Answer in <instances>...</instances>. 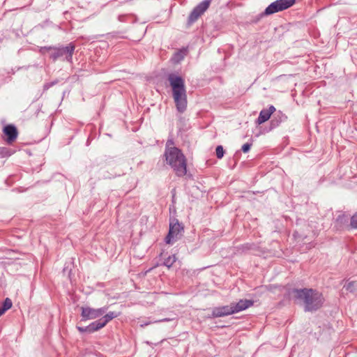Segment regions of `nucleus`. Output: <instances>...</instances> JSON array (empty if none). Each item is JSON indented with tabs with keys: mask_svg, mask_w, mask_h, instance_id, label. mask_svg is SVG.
Segmentation results:
<instances>
[{
	"mask_svg": "<svg viewBox=\"0 0 357 357\" xmlns=\"http://www.w3.org/2000/svg\"><path fill=\"white\" fill-rule=\"evenodd\" d=\"M149 324H150V322H144V324H141V326L144 327V326H148Z\"/></svg>",
	"mask_w": 357,
	"mask_h": 357,
	"instance_id": "cd10ccee",
	"label": "nucleus"
},
{
	"mask_svg": "<svg viewBox=\"0 0 357 357\" xmlns=\"http://www.w3.org/2000/svg\"><path fill=\"white\" fill-rule=\"evenodd\" d=\"M336 222L340 223V225H343L348 222V218L345 214L340 215L337 218Z\"/></svg>",
	"mask_w": 357,
	"mask_h": 357,
	"instance_id": "6ab92c4d",
	"label": "nucleus"
},
{
	"mask_svg": "<svg viewBox=\"0 0 357 357\" xmlns=\"http://www.w3.org/2000/svg\"><path fill=\"white\" fill-rule=\"evenodd\" d=\"M234 310L231 303L229 305L215 307L212 309L211 317L218 318L233 314Z\"/></svg>",
	"mask_w": 357,
	"mask_h": 357,
	"instance_id": "1a4fd4ad",
	"label": "nucleus"
},
{
	"mask_svg": "<svg viewBox=\"0 0 357 357\" xmlns=\"http://www.w3.org/2000/svg\"><path fill=\"white\" fill-rule=\"evenodd\" d=\"M355 285H356V282L354 281H351V282H348L347 284V285H345L344 287L347 289V290H348L349 291H354V289H355Z\"/></svg>",
	"mask_w": 357,
	"mask_h": 357,
	"instance_id": "4be33fe9",
	"label": "nucleus"
},
{
	"mask_svg": "<svg viewBox=\"0 0 357 357\" xmlns=\"http://www.w3.org/2000/svg\"><path fill=\"white\" fill-rule=\"evenodd\" d=\"M287 119V116L282 112L278 111L276 112L272 119L271 120V128H275L280 126V124L284 121Z\"/></svg>",
	"mask_w": 357,
	"mask_h": 357,
	"instance_id": "ddd939ff",
	"label": "nucleus"
},
{
	"mask_svg": "<svg viewBox=\"0 0 357 357\" xmlns=\"http://www.w3.org/2000/svg\"><path fill=\"white\" fill-rule=\"evenodd\" d=\"M275 110L276 109L273 105H270L268 109H262L256 120V123L260 125L268 121L270 119L271 114H273Z\"/></svg>",
	"mask_w": 357,
	"mask_h": 357,
	"instance_id": "9b49d317",
	"label": "nucleus"
},
{
	"mask_svg": "<svg viewBox=\"0 0 357 357\" xmlns=\"http://www.w3.org/2000/svg\"><path fill=\"white\" fill-rule=\"evenodd\" d=\"M253 305V301L250 300H240L238 303H231L234 313L243 311Z\"/></svg>",
	"mask_w": 357,
	"mask_h": 357,
	"instance_id": "f8f14e48",
	"label": "nucleus"
},
{
	"mask_svg": "<svg viewBox=\"0 0 357 357\" xmlns=\"http://www.w3.org/2000/svg\"><path fill=\"white\" fill-rule=\"evenodd\" d=\"M164 157L178 177H183L187 174V159L182 151L177 147L165 150Z\"/></svg>",
	"mask_w": 357,
	"mask_h": 357,
	"instance_id": "7ed1b4c3",
	"label": "nucleus"
},
{
	"mask_svg": "<svg viewBox=\"0 0 357 357\" xmlns=\"http://www.w3.org/2000/svg\"><path fill=\"white\" fill-rule=\"evenodd\" d=\"M186 50L183 49V50H180L174 54V57L178 60L181 61L184 58Z\"/></svg>",
	"mask_w": 357,
	"mask_h": 357,
	"instance_id": "aec40b11",
	"label": "nucleus"
},
{
	"mask_svg": "<svg viewBox=\"0 0 357 357\" xmlns=\"http://www.w3.org/2000/svg\"><path fill=\"white\" fill-rule=\"evenodd\" d=\"M88 326L89 328H90V333H91L102 328L105 326V325L102 324V321L100 319L97 321L91 323Z\"/></svg>",
	"mask_w": 357,
	"mask_h": 357,
	"instance_id": "4468645a",
	"label": "nucleus"
},
{
	"mask_svg": "<svg viewBox=\"0 0 357 357\" xmlns=\"http://www.w3.org/2000/svg\"><path fill=\"white\" fill-rule=\"evenodd\" d=\"M58 83V81L57 80H55L54 82H47V83H45L43 86V89L44 90H47L49 89L50 87H52V86H54V84H57Z\"/></svg>",
	"mask_w": 357,
	"mask_h": 357,
	"instance_id": "b1692460",
	"label": "nucleus"
},
{
	"mask_svg": "<svg viewBox=\"0 0 357 357\" xmlns=\"http://www.w3.org/2000/svg\"><path fill=\"white\" fill-rule=\"evenodd\" d=\"M127 17H128V15H119L118 19L120 22H125Z\"/></svg>",
	"mask_w": 357,
	"mask_h": 357,
	"instance_id": "bb28decb",
	"label": "nucleus"
},
{
	"mask_svg": "<svg viewBox=\"0 0 357 357\" xmlns=\"http://www.w3.org/2000/svg\"><path fill=\"white\" fill-rule=\"evenodd\" d=\"M119 315V313L116 312H109L105 315H104L100 320L102 321V324L106 326V324L109 322L113 319L117 317Z\"/></svg>",
	"mask_w": 357,
	"mask_h": 357,
	"instance_id": "2eb2a0df",
	"label": "nucleus"
},
{
	"mask_svg": "<svg viewBox=\"0 0 357 357\" xmlns=\"http://www.w3.org/2000/svg\"><path fill=\"white\" fill-rule=\"evenodd\" d=\"M216 156L218 159H221L225 154V151L222 146L219 145L215 149Z\"/></svg>",
	"mask_w": 357,
	"mask_h": 357,
	"instance_id": "a211bd4d",
	"label": "nucleus"
},
{
	"mask_svg": "<svg viewBox=\"0 0 357 357\" xmlns=\"http://www.w3.org/2000/svg\"><path fill=\"white\" fill-rule=\"evenodd\" d=\"M289 294L296 302L303 304L305 312L318 310L325 301L321 293L311 288L293 289Z\"/></svg>",
	"mask_w": 357,
	"mask_h": 357,
	"instance_id": "f257e3e1",
	"label": "nucleus"
},
{
	"mask_svg": "<svg viewBox=\"0 0 357 357\" xmlns=\"http://www.w3.org/2000/svg\"><path fill=\"white\" fill-rule=\"evenodd\" d=\"M75 45L73 43H70L66 46H45L40 49L41 54L49 53V57L55 61L57 59L64 56L63 60L72 63L73 55L74 54Z\"/></svg>",
	"mask_w": 357,
	"mask_h": 357,
	"instance_id": "20e7f679",
	"label": "nucleus"
},
{
	"mask_svg": "<svg viewBox=\"0 0 357 357\" xmlns=\"http://www.w3.org/2000/svg\"><path fill=\"white\" fill-rule=\"evenodd\" d=\"M3 132L6 136V142L8 144H11L15 141L18 135L17 129L13 124H8L4 126Z\"/></svg>",
	"mask_w": 357,
	"mask_h": 357,
	"instance_id": "9d476101",
	"label": "nucleus"
},
{
	"mask_svg": "<svg viewBox=\"0 0 357 357\" xmlns=\"http://www.w3.org/2000/svg\"><path fill=\"white\" fill-rule=\"evenodd\" d=\"M184 232V227L176 218H170L169 229L168 234L165 238L167 244H173L177 240L180 239Z\"/></svg>",
	"mask_w": 357,
	"mask_h": 357,
	"instance_id": "39448f33",
	"label": "nucleus"
},
{
	"mask_svg": "<svg viewBox=\"0 0 357 357\" xmlns=\"http://www.w3.org/2000/svg\"><path fill=\"white\" fill-rule=\"evenodd\" d=\"M77 328L81 333L86 332V333H90V331H89L90 328H89L88 326H86V327L77 326Z\"/></svg>",
	"mask_w": 357,
	"mask_h": 357,
	"instance_id": "a878e982",
	"label": "nucleus"
},
{
	"mask_svg": "<svg viewBox=\"0 0 357 357\" xmlns=\"http://www.w3.org/2000/svg\"><path fill=\"white\" fill-rule=\"evenodd\" d=\"M212 0H204L196 6L188 16V24L190 26L195 22L198 18L208 8Z\"/></svg>",
	"mask_w": 357,
	"mask_h": 357,
	"instance_id": "0eeeda50",
	"label": "nucleus"
},
{
	"mask_svg": "<svg viewBox=\"0 0 357 357\" xmlns=\"http://www.w3.org/2000/svg\"><path fill=\"white\" fill-rule=\"evenodd\" d=\"M167 79L172 90V97L174 98L176 109L178 112L183 113L187 108V94L184 79L174 73L168 75Z\"/></svg>",
	"mask_w": 357,
	"mask_h": 357,
	"instance_id": "f03ea898",
	"label": "nucleus"
},
{
	"mask_svg": "<svg viewBox=\"0 0 357 357\" xmlns=\"http://www.w3.org/2000/svg\"><path fill=\"white\" fill-rule=\"evenodd\" d=\"M12 305V301L9 298H6L3 301L2 307H0V315L3 314L6 311L11 308Z\"/></svg>",
	"mask_w": 357,
	"mask_h": 357,
	"instance_id": "dca6fc26",
	"label": "nucleus"
},
{
	"mask_svg": "<svg viewBox=\"0 0 357 357\" xmlns=\"http://www.w3.org/2000/svg\"><path fill=\"white\" fill-rule=\"evenodd\" d=\"M295 2L296 0H276L264 10L261 16H268L284 10L292 6Z\"/></svg>",
	"mask_w": 357,
	"mask_h": 357,
	"instance_id": "423d86ee",
	"label": "nucleus"
},
{
	"mask_svg": "<svg viewBox=\"0 0 357 357\" xmlns=\"http://www.w3.org/2000/svg\"><path fill=\"white\" fill-rule=\"evenodd\" d=\"M350 226L354 229H357V212L351 218Z\"/></svg>",
	"mask_w": 357,
	"mask_h": 357,
	"instance_id": "412c9836",
	"label": "nucleus"
},
{
	"mask_svg": "<svg viewBox=\"0 0 357 357\" xmlns=\"http://www.w3.org/2000/svg\"><path fill=\"white\" fill-rule=\"evenodd\" d=\"M3 148H1V147H0V154H1V153H2L1 151H3Z\"/></svg>",
	"mask_w": 357,
	"mask_h": 357,
	"instance_id": "c85d7f7f",
	"label": "nucleus"
},
{
	"mask_svg": "<svg viewBox=\"0 0 357 357\" xmlns=\"http://www.w3.org/2000/svg\"><path fill=\"white\" fill-rule=\"evenodd\" d=\"M174 140L172 139H169L167 141V142H166L165 149V150H167V149H171L172 147H174Z\"/></svg>",
	"mask_w": 357,
	"mask_h": 357,
	"instance_id": "393cba45",
	"label": "nucleus"
},
{
	"mask_svg": "<svg viewBox=\"0 0 357 357\" xmlns=\"http://www.w3.org/2000/svg\"><path fill=\"white\" fill-rule=\"evenodd\" d=\"M108 307H102L100 308H92L90 307H82V321H86L89 319H95L103 315L107 310Z\"/></svg>",
	"mask_w": 357,
	"mask_h": 357,
	"instance_id": "6e6552de",
	"label": "nucleus"
},
{
	"mask_svg": "<svg viewBox=\"0 0 357 357\" xmlns=\"http://www.w3.org/2000/svg\"><path fill=\"white\" fill-rule=\"evenodd\" d=\"M176 261V257L174 255L169 256L166 258L163 262V265L167 266L168 268L172 266V265Z\"/></svg>",
	"mask_w": 357,
	"mask_h": 357,
	"instance_id": "f3484780",
	"label": "nucleus"
},
{
	"mask_svg": "<svg viewBox=\"0 0 357 357\" xmlns=\"http://www.w3.org/2000/svg\"><path fill=\"white\" fill-rule=\"evenodd\" d=\"M252 143H245L244 144L242 147H241V150L243 153H248L251 146H252Z\"/></svg>",
	"mask_w": 357,
	"mask_h": 357,
	"instance_id": "5701e85b",
	"label": "nucleus"
}]
</instances>
